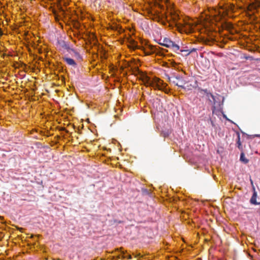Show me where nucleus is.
I'll use <instances>...</instances> for the list:
<instances>
[{"mask_svg":"<svg viewBox=\"0 0 260 260\" xmlns=\"http://www.w3.org/2000/svg\"><path fill=\"white\" fill-rule=\"evenodd\" d=\"M180 32L191 34L196 26L193 21L188 17H182L175 10H171L168 17Z\"/></svg>","mask_w":260,"mask_h":260,"instance_id":"obj_1","label":"nucleus"},{"mask_svg":"<svg viewBox=\"0 0 260 260\" xmlns=\"http://www.w3.org/2000/svg\"><path fill=\"white\" fill-rule=\"evenodd\" d=\"M144 84L147 86L153 87L154 89H158L168 93L169 89L167 88V84L164 83L163 80L157 77L150 78L146 76L143 79Z\"/></svg>","mask_w":260,"mask_h":260,"instance_id":"obj_2","label":"nucleus"},{"mask_svg":"<svg viewBox=\"0 0 260 260\" xmlns=\"http://www.w3.org/2000/svg\"><path fill=\"white\" fill-rule=\"evenodd\" d=\"M165 49L158 46H153L150 44L147 45L144 48V52L146 55L155 54L156 55L163 56L165 55Z\"/></svg>","mask_w":260,"mask_h":260,"instance_id":"obj_3","label":"nucleus"},{"mask_svg":"<svg viewBox=\"0 0 260 260\" xmlns=\"http://www.w3.org/2000/svg\"><path fill=\"white\" fill-rule=\"evenodd\" d=\"M160 43L161 45L170 48L175 52L178 51L180 49L179 46L169 38H165Z\"/></svg>","mask_w":260,"mask_h":260,"instance_id":"obj_4","label":"nucleus"},{"mask_svg":"<svg viewBox=\"0 0 260 260\" xmlns=\"http://www.w3.org/2000/svg\"><path fill=\"white\" fill-rule=\"evenodd\" d=\"M62 59L64 61H65L69 66H72L74 68H76L77 63L75 61L70 57L64 56L63 57Z\"/></svg>","mask_w":260,"mask_h":260,"instance_id":"obj_5","label":"nucleus"},{"mask_svg":"<svg viewBox=\"0 0 260 260\" xmlns=\"http://www.w3.org/2000/svg\"><path fill=\"white\" fill-rule=\"evenodd\" d=\"M116 251H119L120 253H121V254H122L121 256V255L120 254H119L118 255H117L116 257H117V258H122V259H124V258H127L128 259H131L132 258V256L130 255V254H128L127 255H125V252L122 250L121 248H120V249H117L116 250Z\"/></svg>","mask_w":260,"mask_h":260,"instance_id":"obj_6","label":"nucleus"},{"mask_svg":"<svg viewBox=\"0 0 260 260\" xmlns=\"http://www.w3.org/2000/svg\"><path fill=\"white\" fill-rule=\"evenodd\" d=\"M172 131L170 129H165L162 130L160 133V136L165 138H167L171 134Z\"/></svg>","mask_w":260,"mask_h":260,"instance_id":"obj_7","label":"nucleus"},{"mask_svg":"<svg viewBox=\"0 0 260 260\" xmlns=\"http://www.w3.org/2000/svg\"><path fill=\"white\" fill-rule=\"evenodd\" d=\"M240 161L243 162L244 164H247L249 162V160L247 159L245 156V154L243 152H242L240 154Z\"/></svg>","mask_w":260,"mask_h":260,"instance_id":"obj_8","label":"nucleus"},{"mask_svg":"<svg viewBox=\"0 0 260 260\" xmlns=\"http://www.w3.org/2000/svg\"><path fill=\"white\" fill-rule=\"evenodd\" d=\"M202 91H204V93L206 94V96L209 98L210 97L212 98V99L214 100V97L212 94L209 92L207 89L205 90H202Z\"/></svg>","mask_w":260,"mask_h":260,"instance_id":"obj_9","label":"nucleus"},{"mask_svg":"<svg viewBox=\"0 0 260 260\" xmlns=\"http://www.w3.org/2000/svg\"><path fill=\"white\" fill-rule=\"evenodd\" d=\"M237 147L239 149H241V143L240 142V134H238L237 140Z\"/></svg>","mask_w":260,"mask_h":260,"instance_id":"obj_10","label":"nucleus"},{"mask_svg":"<svg viewBox=\"0 0 260 260\" xmlns=\"http://www.w3.org/2000/svg\"><path fill=\"white\" fill-rule=\"evenodd\" d=\"M169 80H170V81H171V79H169ZM172 82L173 83L175 84L176 86H178V87H181V88H182L183 89L185 88L184 85H183L182 84H179V83L178 82H177L176 80H174L172 81Z\"/></svg>","mask_w":260,"mask_h":260,"instance_id":"obj_11","label":"nucleus"},{"mask_svg":"<svg viewBox=\"0 0 260 260\" xmlns=\"http://www.w3.org/2000/svg\"><path fill=\"white\" fill-rule=\"evenodd\" d=\"M250 202H251V203L254 204V205L257 204L256 202V198H255V197H254V196H252V198H251Z\"/></svg>","mask_w":260,"mask_h":260,"instance_id":"obj_12","label":"nucleus"},{"mask_svg":"<svg viewBox=\"0 0 260 260\" xmlns=\"http://www.w3.org/2000/svg\"><path fill=\"white\" fill-rule=\"evenodd\" d=\"M182 78V77L180 76H176L175 78V79L176 80H180Z\"/></svg>","mask_w":260,"mask_h":260,"instance_id":"obj_13","label":"nucleus"},{"mask_svg":"<svg viewBox=\"0 0 260 260\" xmlns=\"http://www.w3.org/2000/svg\"><path fill=\"white\" fill-rule=\"evenodd\" d=\"M0 220H4V217L2 216H0Z\"/></svg>","mask_w":260,"mask_h":260,"instance_id":"obj_14","label":"nucleus"},{"mask_svg":"<svg viewBox=\"0 0 260 260\" xmlns=\"http://www.w3.org/2000/svg\"><path fill=\"white\" fill-rule=\"evenodd\" d=\"M22 230H23V229H22V228H20V229H19V231H20V232H23Z\"/></svg>","mask_w":260,"mask_h":260,"instance_id":"obj_15","label":"nucleus"},{"mask_svg":"<svg viewBox=\"0 0 260 260\" xmlns=\"http://www.w3.org/2000/svg\"><path fill=\"white\" fill-rule=\"evenodd\" d=\"M3 35V32L2 30L0 29V36H2Z\"/></svg>","mask_w":260,"mask_h":260,"instance_id":"obj_16","label":"nucleus"},{"mask_svg":"<svg viewBox=\"0 0 260 260\" xmlns=\"http://www.w3.org/2000/svg\"><path fill=\"white\" fill-rule=\"evenodd\" d=\"M253 196H254V197L256 198V193H255V192H254V193H253Z\"/></svg>","mask_w":260,"mask_h":260,"instance_id":"obj_17","label":"nucleus"},{"mask_svg":"<svg viewBox=\"0 0 260 260\" xmlns=\"http://www.w3.org/2000/svg\"><path fill=\"white\" fill-rule=\"evenodd\" d=\"M181 83H179V84H182V85H183V81H181Z\"/></svg>","mask_w":260,"mask_h":260,"instance_id":"obj_18","label":"nucleus"},{"mask_svg":"<svg viewBox=\"0 0 260 260\" xmlns=\"http://www.w3.org/2000/svg\"><path fill=\"white\" fill-rule=\"evenodd\" d=\"M34 237V235H31L30 238H32Z\"/></svg>","mask_w":260,"mask_h":260,"instance_id":"obj_19","label":"nucleus"}]
</instances>
